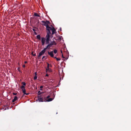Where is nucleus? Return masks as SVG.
Masks as SVG:
<instances>
[{"label": "nucleus", "mask_w": 131, "mask_h": 131, "mask_svg": "<svg viewBox=\"0 0 131 131\" xmlns=\"http://www.w3.org/2000/svg\"><path fill=\"white\" fill-rule=\"evenodd\" d=\"M53 95L54 97V94H53ZM51 96L50 95H48L46 97H45L44 98V99L45 100H43L42 97L41 95H38V100L39 102H43V101L50 102L52 101L54 98V97L49 98Z\"/></svg>", "instance_id": "nucleus-1"}, {"label": "nucleus", "mask_w": 131, "mask_h": 131, "mask_svg": "<svg viewBox=\"0 0 131 131\" xmlns=\"http://www.w3.org/2000/svg\"><path fill=\"white\" fill-rule=\"evenodd\" d=\"M41 22L43 23L42 24V25L46 27V28H50V26L48 24H50V22L49 21L47 20L46 21L42 20L41 21Z\"/></svg>", "instance_id": "nucleus-2"}, {"label": "nucleus", "mask_w": 131, "mask_h": 131, "mask_svg": "<svg viewBox=\"0 0 131 131\" xmlns=\"http://www.w3.org/2000/svg\"><path fill=\"white\" fill-rule=\"evenodd\" d=\"M50 35H46L45 37L46 40V44H48V43H49V41L50 40Z\"/></svg>", "instance_id": "nucleus-3"}, {"label": "nucleus", "mask_w": 131, "mask_h": 131, "mask_svg": "<svg viewBox=\"0 0 131 131\" xmlns=\"http://www.w3.org/2000/svg\"><path fill=\"white\" fill-rule=\"evenodd\" d=\"M46 49L44 48V49L40 52L39 53V55L38 56V58L39 59L40 57L41 56L43 55L45 53L46 51Z\"/></svg>", "instance_id": "nucleus-4"}, {"label": "nucleus", "mask_w": 131, "mask_h": 131, "mask_svg": "<svg viewBox=\"0 0 131 131\" xmlns=\"http://www.w3.org/2000/svg\"><path fill=\"white\" fill-rule=\"evenodd\" d=\"M50 30H51L52 31V35L56 33V29L53 27H52V28L50 27Z\"/></svg>", "instance_id": "nucleus-5"}, {"label": "nucleus", "mask_w": 131, "mask_h": 131, "mask_svg": "<svg viewBox=\"0 0 131 131\" xmlns=\"http://www.w3.org/2000/svg\"><path fill=\"white\" fill-rule=\"evenodd\" d=\"M48 45L47 46L46 48H45L46 50L47 49H49L51 47V44L49 42V43H48Z\"/></svg>", "instance_id": "nucleus-6"}, {"label": "nucleus", "mask_w": 131, "mask_h": 131, "mask_svg": "<svg viewBox=\"0 0 131 131\" xmlns=\"http://www.w3.org/2000/svg\"><path fill=\"white\" fill-rule=\"evenodd\" d=\"M41 41L42 46L44 45L45 43V39L44 37H41Z\"/></svg>", "instance_id": "nucleus-7"}, {"label": "nucleus", "mask_w": 131, "mask_h": 131, "mask_svg": "<svg viewBox=\"0 0 131 131\" xmlns=\"http://www.w3.org/2000/svg\"><path fill=\"white\" fill-rule=\"evenodd\" d=\"M48 54L51 57H54V55L53 54V52L52 51H51L50 52H48Z\"/></svg>", "instance_id": "nucleus-8"}, {"label": "nucleus", "mask_w": 131, "mask_h": 131, "mask_svg": "<svg viewBox=\"0 0 131 131\" xmlns=\"http://www.w3.org/2000/svg\"><path fill=\"white\" fill-rule=\"evenodd\" d=\"M46 30L47 31V35H50L51 34V32L50 31V28H46Z\"/></svg>", "instance_id": "nucleus-9"}, {"label": "nucleus", "mask_w": 131, "mask_h": 131, "mask_svg": "<svg viewBox=\"0 0 131 131\" xmlns=\"http://www.w3.org/2000/svg\"><path fill=\"white\" fill-rule=\"evenodd\" d=\"M50 43L51 44L52 46L53 45H56V43L55 41H53L51 42Z\"/></svg>", "instance_id": "nucleus-10"}, {"label": "nucleus", "mask_w": 131, "mask_h": 131, "mask_svg": "<svg viewBox=\"0 0 131 131\" xmlns=\"http://www.w3.org/2000/svg\"><path fill=\"white\" fill-rule=\"evenodd\" d=\"M17 99V97L16 96H15L14 99L12 100V102H14Z\"/></svg>", "instance_id": "nucleus-11"}, {"label": "nucleus", "mask_w": 131, "mask_h": 131, "mask_svg": "<svg viewBox=\"0 0 131 131\" xmlns=\"http://www.w3.org/2000/svg\"><path fill=\"white\" fill-rule=\"evenodd\" d=\"M37 39L40 40L41 39L40 36V35H38L37 36Z\"/></svg>", "instance_id": "nucleus-12"}, {"label": "nucleus", "mask_w": 131, "mask_h": 131, "mask_svg": "<svg viewBox=\"0 0 131 131\" xmlns=\"http://www.w3.org/2000/svg\"><path fill=\"white\" fill-rule=\"evenodd\" d=\"M23 92L24 94V95H28L29 94V93H26V90H23L22 91Z\"/></svg>", "instance_id": "nucleus-13"}, {"label": "nucleus", "mask_w": 131, "mask_h": 131, "mask_svg": "<svg viewBox=\"0 0 131 131\" xmlns=\"http://www.w3.org/2000/svg\"><path fill=\"white\" fill-rule=\"evenodd\" d=\"M34 15L35 16H38L39 17H40V16L37 13H34Z\"/></svg>", "instance_id": "nucleus-14"}, {"label": "nucleus", "mask_w": 131, "mask_h": 131, "mask_svg": "<svg viewBox=\"0 0 131 131\" xmlns=\"http://www.w3.org/2000/svg\"><path fill=\"white\" fill-rule=\"evenodd\" d=\"M46 70L47 71H50V69L49 68H46Z\"/></svg>", "instance_id": "nucleus-15"}, {"label": "nucleus", "mask_w": 131, "mask_h": 131, "mask_svg": "<svg viewBox=\"0 0 131 131\" xmlns=\"http://www.w3.org/2000/svg\"><path fill=\"white\" fill-rule=\"evenodd\" d=\"M53 52L54 53L56 54L57 52V50L56 49H55L54 50Z\"/></svg>", "instance_id": "nucleus-16"}, {"label": "nucleus", "mask_w": 131, "mask_h": 131, "mask_svg": "<svg viewBox=\"0 0 131 131\" xmlns=\"http://www.w3.org/2000/svg\"><path fill=\"white\" fill-rule=\"evenodd\" d=\"M22 84L23 85L25 86V85H26V83L24 82H22Z\"/></svg>", "instance_id": "nucleus-17"}, {"label": "nucleus", "mask_w": 131, "mask_h": 131, "mask_svg": "<svg viewBox=\"0 0 131 131\" xmlns=\"http://www.w3.org/2000/svg\"><path fill=\"white\" fill-rule=\"evenodd\" d=\"M37 76L36 75H35V76L34 77V80H36L37 79Z\"/></svg>", "instance_id": "nucleus-18"}, {"label": "nucleus", "mask_w": 131, "mask_h": 131, "mask_svg": "<svg viewBox=\"0 0 131 131\" xmlns=\"http://www.w3.org/2000/svg\"><path fill=\"white\" fill-rule=\"evenodd\" d=\"M38 95H40V94L42 93H41L40 91H39L38 92Z\"/></svg>", "instance_id": "nucleus-19"}, {"label": "nucleus", "mask_w": 131, "mask_h": 131, "mask_svg": "<svg viewBox=\"0 0 131 131\" xmlns=\"http://www.w3.org/2000/svg\"><path fill=\"white\" fill-rule=\"evenodd\" d=\"M21 89L25 88V87L24 86L22 85L21 87Z\"/></svg>", "instance_id": "nucleus-20"}, {"label": "nucleus", "mask_w": 131, "mask_h": 131, "mask_svg": "<svg viewBox=\"0 0 131 131\" xmlns=\"http://www.w3.org/2000/svg\"><path fill=\"white\" fill-rule=\"evenodd\" d=\"M56 59L57 61H58L59 60H60V59L59 58H57V59Z\"/></svg>", "instance_id": "nucleus-21"}, {"label": "nucleus", "mask_w": 131, "mask_h": 131, "mask_svg": "<svg viewBox=\"0 0 131 131\" xmlns=\"http://www.w3.org/2000/svg\"><path fill=\"white\" fill-rule=\"evenodd\" d=\"M50 65L49 63H47V68H49Z\"/></svg>", "instance_id": "nucleus-22"}, {"label": "nucleus", "mask_w": 131, "mask_h": 131, "mask_svg": "<svg viewBox=\"0 0 131 131\" xmlns=\"http://www.w3.org/2000/svg\"><path fill=\"white\" fill-rule=\"evenodd\" d=\"M32 29V30L34 31V32H35L36 31V30L34 28H33Z\"/></svg>", "instance_id": "nucleus-23"}, {"label": "nucleus", "mask_w": 131, "mask_h": 131, "mask_svg": "<svg viewBox=\"0 0 131 131\" xmlns=\"http://www.w3.org/2000/svg\"><path fill=\"white\" fill-rule=\"evenodd\" d=\"M53 35H52V33L50 36V37H51V38H52L53 37Z\"/></svg>", "instance_id": "nucleus-24"}, {"label": "nucleus", "mask_w": 131, "mask_h": 131, "mask_svg": "<svg viewBox=\"0 0 131 131\" xmlns=\"http://www.w3.org/2000/svg\"><path fill=\"white\" fill-rule=\"evenodd\" d=\"M13 94L14 95H16L17 94V93H13Z\"/></svg>", "instance_id": "nucleus-25"}, {"label": "nucleus", "mask_w": 131, "mask_h": 131, "mask_svg": "<svg viewBox=\"0 0 131 131\" xmlns=\"http://www.w3.org/2000/svg\"><path fill=\"white\" fill-rule=\"evenodd\" d=\"M32 55L33 56H36V53H35L34 54H32Z\"/></svg>", "instance_id": "nucleus-26"}, {"label": "nucleus", "mask_w": 131, "mask_h": 131, "mask_svg": "<svg viewBox=\"0 0 131 131\" xmlns=\"http://www.w3.org/2000/svg\"><path fill=\"white\" fill-rule=\"evenodd\" d=\"M45 56H43L42 57V59H43V58H45Z\"/></svg>", "instance_id": "nucleus-27"}, {"label": "nucleus", "mask_w": 131, "mask_h": 131, "mask_svg": "<svg viewBox=\"0 0 131 131\" xmlns=\"http://www.w3.org/2000/svg\"><path fill=\"white\" fill-rule=\"evenodd\" d=\"M43 86H40V88L41 89V88H43Z\"/></svg>", "instance_id": "nucleus-28"}, {"label": "nucleus", "mask_w": 131, "mask_h": 131, "mask_svg": "<svg viewBox=\"0 0 131 131\" xmlns=\"http://www.w3.org/2000/svg\"><path fill=\"white\" fill-rule=\"evenodd\" d=\"M62 58H65V57L63 56V54H62Z\"/></svg>", "instance_id": "nucleus-29"}, {"label": "nucleus", "mask_w": 131, "mask_h": 131, "mask_svg": "<svg viewBox=\"0 0 131 131\" xmlns=\"http://www.w3.org/2000/svg\"><path fill=\"white\" fill-rule=\"evenodd\" d=\"M23 67L25 68V64H24L23 65Z\"/></svg>", "instance_id": "nucleus-30"}, {"label": "nucleus", "mask_w": 131, "mask_h": 131, "mask_svg": "<svg viewBox=\"0 0 131 131\" xmlns=\"http://www.w3.org/2000/svg\"><path fill=\"white\" fill-rule=\"evenodd\" d=\"M37 72H35V75H36L37 76Z\"/></svg>", "instance_id": "nucleus-31"}, {"label": "nucleus", "mask_w": 131, "mask_h": 131, "mask_svg": "<svg viewBox=\"0 0 131 131\" xmlns=\"http://www.w3.org/2000/svg\"><path fill=\"white\" fill-rule=\"evenodd\" d=\"M34 32V34H35V35H37V33L36 32Z\"/></svg>", "instance_id": "nucleus-32"}, {"label": "nucleus", "mask_w": 131, "mask_h": 131, "mask_svg": "<svg viewBox=\"0 0 131 131\" xmlns=\"http://www.w3.org/2000/svg\"><path fill=\"white\" fill-rule=\"evenodd\" d=\"M18 71H19L20 72V70H19V68H18Z\"/></svg>", "instance_id": "nucleus-33"}, {"label": "nucleus", "mask_w": 131, "mask_h": 131, "mask_svg": "<svg viewBox=\"0 0 131 131\" xmlns=\"http://www.w3.org/2000/svg\"><path fill=\"white\" fill-rule=\"evenodd\" d=\"M21 89L22 91L23 90H25V88Z\"/></svg>", "instance_id": "nucleus-34"}, {"label": "nucleus", "mask_w": 131, "mask_h": 131, "mask_svg": "<svg viewBox=\"0 0 131 131\" xmlns=\"http://www.w3.org/2000/svg\"><path fill=\"white\" fill-rule=\"evenodd\" d=\"M27 63V62L26 61H25L24 62L25 63V64L26 63Z\"/></svg>", "instance_id": "nucleus-35"}, {"label": "nucleus", "mask_w": 131, "mask_h": 131, "mask_svg": "<svg viewBox=\"0 0 131 131\" xmlns=\"http://www.w3.org/2000/svg\"><path fill=\"white\" fill-rule=\"evenodd\" d=\"M53 58H54L56 59H57V57H53Z\"/></svg>", "instance_id": "nucleus-36"}, {"label": "nucleus", "mask_w": 131, "mask_h": 131, "mask_svg": "<svg viewBox=\"0 0 131 131\" xmlns=\"http://www.w3.org/2000/svg\"><path fill=\"white\" fill-rule=\"evenodd\" d=\"M48 74H46V76H48Z\"/></svg>", "instance_id": "nucleus-37"}, {"label": "nucleus", "mask_w": 131, "mask_h": 131, "mask_svg": "<svg viewBox=\"0 0 131 131\" xmlns=\"http://www.w3.org/2000/svg\"><path fill=\"white\" fill-rule=\"evenodd\" d=\"M32 54H33V52H32Z\"/></svg>", "instance_id": "nucleus-38"}, {"label": "nucleus", "mask_w": 131, "mask_h": 131, "mask_svg": "<svg viewBox=\"0 0 131 131\" xmlns=\"http://www.w3.org/2000/svg\"><path fill=\"white\" fill-rule=\"evenodd\" d=\"M35 28L36 29H38L37 28Z\"/></svg>", "instance_id": "nucleus-39"}, {"label": "nucleus", "mask_w": 131, "mask_h": 131, "mask_svg": "<svg viewBox=\"0 0 131 131\" xmlns=\"http://www.w3.org/2000/svg\"><path fill=\"white\" fill-rule=\"evenodd\" d=\"M40 90H42V89H40Z\"/></svg>", "instance_id": "nucleus-40"}]
</instances>
